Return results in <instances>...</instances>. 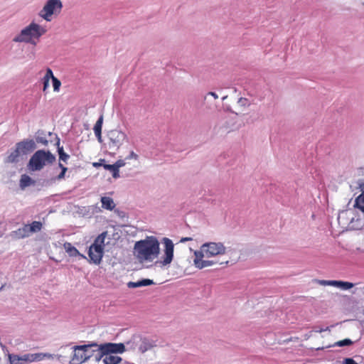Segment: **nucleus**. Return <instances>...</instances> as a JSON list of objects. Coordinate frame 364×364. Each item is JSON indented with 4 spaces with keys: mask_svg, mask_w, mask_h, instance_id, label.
<instances>
[{
    "mask_svg": "<svg viewBox=\"0 0 364 364\" xmlns=\"http://www.w3.org/2000/svg\"><path fill=\"white\" fill-rule=\"evenodd\" d=\"M102 207L105 209L112 210L114 208L115 204L110 197H102L101 198Z\"/></svg>",
    "mask_w": 364,
    "mask_h": 364,
    "instance_id": "nucleus-20",
    "label": "nucleus"
},
{
    "mask_svg": "<svg viewBox=\"0 0 364 364\" xmlns=\"http://www.w3.org/2000/svg\"><path fill=\"white\" fill-rule=\"evenodd\" d=\"M11 235L13 238L18 240L28 237L31 235L29 233L27 225H24L22 228H20L18 230L13 231L11 233Z\"/></svg>",
    "mask_w": 364,
    "mask_h": 364,
    "instance_id": "nucleus-14",
    "label": "nucleus"
},
{
    "mask_svg": "<svg viewBox=\"0 0 364 364\" xmlns=\"http://www.w3.org/2000/svg\"><path fill=\"white\" fill-rule=\"evenodd\" d=\"M64 248L66 251V252L70 256V257H77L80 256L82 258H85V257L82 255H81L79 251L72 245L70 242H65L64 244Z\"/></svg>",
    "mask_w": 364,
    "mask_h": 364,
    "instance_id": "nucleus-19",
    "label": "nucleus"
},
{
    "mask_svg": "<svg viewBox=\"0 0 364 364\" xmlns=\"http://www.w3.org/2000/svg\"><path fill=\"white\" fill-rule=\"evenodd\" d=\"M55 156L49 151L43 149L36 151L31 157L28 168L31 171H37L43 169L46 166L53 164Z\"/></svg>",
    "mask_w": 364,
    "mask_h": 364,
    "instance_id": "nucleus-5",
    "label": "nucleus"
},
{
    "mask_svg": "<svg viewBox=\"0 0 364 364\" xmlns=\"http://www.w3.org/2000/svg\"><path fill=\"white\" fill-rule=\"evenodd\" d=\"M34 183H35V181H33L29 176H28L26 174H23L21 176L20 186L22 189H24L26 187H28Z\"/></svg>",
    "mask_w": 364,
    "mask_h": 364,
    "instance_id": "nucleus-21",
    "label": "nucleus"
},
{
    "mask_svg": "<svg viewBox=\"0 0 364 364\" xmlns=\"http://www.w3.org/2000/svg\"><path fill=\"white\" fill-rule=\"evenodd\" d=\"M70 364H101L104 356L99 344L92 343L72 348Z\"/></svg>",
    "mask_w": 364,
    "mask_h": 364,
    "instance_id": "nucleus-1",
    "label": "nucleus"
},
{
    "mask_svg": "<svg viewBox=\"0 0 364 364\" xmlns=\"http://www.w3.org/2000/svg\"><path fill=\"white\" fill-rule=\"evenodd\" d=\"M153 284V280L149 279H143L138 282H129L127 283V287L129 288H137L141 287L149 286Z\"/></svg>",
    "mask_w": 364,
    "mask_h": 364,
    "instance_id": "nucleus-17",
    "label": "nucleus"
},
{
    "mask_svg": "<svg viewBox=\"0 0 364 364\" xmlns=\"http://www.w3.org/2000/svg\"><path fill=\"white\" fill-rule=\"evenodd\" d=\"M121 357L110 353L105 354L102 359L103 364H119L122 362Z\"/></svg>",
    "mask_w": 364,
    "mask_h": 364,
    "instance_id": "nucleus-16",
    "label": "nucleus"
},
{
    "mask_svg": "<svg viewBox=\"0 0 364 364\" xmlns=\"http://www.w3.org/2000/svg\"><path fill=\"white\" fill-rule=\"evenodd\" d=\"M106 235L107 232L99 235L89 248V257L95 264H100L103 257Z\"/></svg>",
    "mask_w": 364,
    "mask_h": 364,
    "instance_id": "nucleus-6",
    "label": "nucleus"
},
{
    "mask_svg": "<svg viewBox=\"0 0 364 364\" xmlns=\"http://www.w3.org/2000/svg\"><path fill=\"white\" fill-rule=\"evenodd\" d=\"M53 82V90L55 92H58L61 85V82L57 78L53 77L52 80Z\"/></svg>",
    "mask_w": 364,
    "mask_h": 364,
    "instance_id": "nucleus-29",
    "label": "nucleus"
},
{
    "mask_svg": "<svg viewBox=\"0 0 364 364\" xmlns=\"http://www.w3.org/2000/svg\"><path fill=\"white\" fill-rule=\"evenodd\" d=\"M355 207L364 212V191L355 199Z\"/></svg>",
    "mask_w": 364,
    "mask_h": 364,
    "instance_id": "nucleus-26",
    "label": "nucleus"
},
{
    "mask_svg": "<svg viewBox=\"0 0 364 364\" xmlns=\"http://www.w3.org/2000/svg\"><path fill=\"white\" fill-rule=\"evenodd\" d=\"M163 243L164 245V255L162 257L161 263L163 265H167L173 260L174 245L172 240L167 237L163 239Z\"/></svg>",
    "mask_w": 364,
    "mask_h": 364,
    "instance_id": "nucleus-9",
    "label": "nucleus"
},
{
    "mask_svg": "<svg viewBox=\"0 0 364 364\" xmlns=\"http://www.w3.org/2000/svg\"><path fill=\"white\" fill-rule=\"evenodd\" d=\"M65 173H64L63 171H61V172L60 173V174L57 176V179H58V180H61V179L64 178V177H65Z\"/></svg>",
    "mask_w": 364,
    "mask_h": 364,
    "instance_id": "nucleus-39",
    "label": "nucleus"
},
{
    "mask_svg": "<svg viewBox=\"0 0 364 364\" xmlns=\"http://www.w3.org/2000/svg\"><path fill=\"white\" fill-rule=\"evenodd\" d=\"M134 255L140 262H151L159 254V242L154 236L146 237L134 245Z\"/></svg>",
    "mask_w": 364,
    "mask_h": 364,
    "instance_id": "nucleus-3",
    "label": "nucleus"
},
{
    "mask_svg": "<svg viewBox=\"0 0 364 364\" xmlns=\"http://www.w3.org/2000/svg\"><path fill=\"white\" fill-rule=\"evenodd\" d=\"M332 286L333 287H339V288H341L343 289H349L353 287L354 284L353 283L348 282L335 280L332 283Z\"/></svg>",
    "mask_w": 364,
    "mask_h": 364,
    "instance_id": "nucleus-23",
    "label": "nucleus"
},
{
    "mask_svg": "<svg viewBox=\"0 0 364 364\" xmlns=\"http://www.w3.org/2000/svg\"><path fill=\"white\" fill-rule=\"evenodd\" d=\"M335 280H319L318 281V283L321 285H329V286H332V283L334 282Z\"/></svg>",
    "mask_w": 364,
    "mask_h": 364,
    "instance_id": "nucleus-33",
    "label": "nucleus"
},
{
    "mask_svg": "<svg viewBox=\"0 0 364 364\" xmlns=\"http://www.w3.org/2000/svg\"><path fill=\"white\" fill-rule=\"evenodd\" d=\"M127 159H138V155L134 153L133 151H132L130 153H129V155L127 157Z\"/></svg>",
    "mask_w": 364,
    "mask_h": 364,
    "instance_id": "nucleus-34",
    "label": "nucleus"
},
{
    "mask_svg": "<svg viewBox=\"0 0 364 364\" xmlns=\"http://www.w3.org/2000/svg\"><path fill=\"white\" fill-rule=\"evenodd\" d=\"M49 81L50 80L48 78H42V82L43 84V91L45 92L48 87H49Z\"/></svg>",
    "mask_w": 364,
    "mask_h": 364,
    "instance_id": "nucleus-31",
    "label": "nucleus"
},
{
    "mask_svg": "<svg viewBox=\"0 0 364 364\" xmlns=\"http://www.w3.org/2000/svg\"><path fill=\"white\" fill-rule=\"evenodd\" d=\"M58 166L62 169L61 171H63L64 173H65V172L67 171L68 168L65 166H64L61 163H59Z\"/></svg>",
    "mask_w": 364,
    "mask_h": 364,
    "instance_id": "nucleus-37",
    "label": "nucleus"
},
{
    "mask_svg": "<svg viewBox=\"0 0 364 364\" xmlns=\"http://www.w3.org/2000/svg\"><path fill=\"white\" fill-rule=\"evenodd\" d=\"M16 148L23 157L36 149V144L33 139H26L16 143Z\"/></svg>",
    "mask_w": 364,
    "mask_h": 364,
    "instance_id": "nucleus-11",
    "label": "nucleus"
},
{
    "mask_svg": "<svg viewBox=\"0 0 364 364\" xmlns=\"http://www.w3.org/2000/svg\"><path fill=\"white\" fill-rule=\"evenodd\" d=\"M193 238L190 237H181L180 240V242H186L188 241H192Z\"/></svg>",
    "mask_w": 364,
    "mask_h": 364,
    "instance_id": "nucleus-36",
    "label": "nucleus"
},
{
    "mask_svg": "<svg viewBox=\"0 0 364 364\" xmlns=\"http://www.w3.org/2000/svg\"><path fill=\"white\" fill-rule=\"evenodd\" d=\"M103 123V116L101 115L94 126V132L100 142H102V127Z\"/></svg>",
    "mask_w": 364,
    "mask_h": 364,
    "instance_id": "nucleus-18",
    "label": "nucleus"
},
{
    "mask_svg": "<svg viewBox=\"0 0 364 364\" xmlns=\"http://www.w3.org/2000/svg\"><path fill=\"white\" fill-rule=\"evenodd\" d=\"M343 364H358L353 358H346L343 361Z\"/></svg>",
    "mask_w": 364,
    "mask_h": 364,
    "instance_id": "nucleus-35",
    "label": "nucleus"
},
{
    "mask_svg": "<svg viewBox=\"0 0 364 364\" xmlns=\"http://www.w3.org/2000/svg\"><path fill=\"white\" fill-rule=\"evenodd\" d=\"M352 344H353V341L350 339L346 338V339L337 341L336 343H335L334 346L342 347V346H350Z\"/></svg>",
    "mask_w": 364,
    "mask_h": 364,
    "instance_id": "nucleus-28",
    "label": "nucleus"
},
{
    "mask_svg": "<svg viewBox=\"0 0 364 364\" xmlns=\"http://www.w3.org/2000/svg\"><path fill=\"white\" fill-rule=\"evenodd\" d=\"M209 95L213 96L215 99H218V95L213 92H209Z\"/></svg>",
    "mask_w": 364,
    "mask_h": 364,
    "instance_id": "nucleus-40",
    "label": "nucleus"
},
{
    "mask_svg": "<svg viewBox=\"0 0 364 364\" xmlns=\"http://www.w3.org/2000/svg\"><path fill=\"white\" fill-rule=\"evenodd\" d=\"M104 161H105V159H101L100 162H99V163H94L93 166H95V167L103 166L104 164H102V162H104Z\"/></svg>",
    "mask_w": 364,
    "mask_h": 364,
    "instance_id": "nucleus-38",
    "label": "nucleus"
},
{
    "mask_svg": "<svg viewBox=\"0 0 364 364\" xmlns=\"http://www.w3.org/2000/svg\"><path fill=\"white\" fill-rule=\"evenodd\" d=\"M360 188H362V190H364V183L360 185Z\"/></svg>",
    "mask_w": 364,
    "mask_h": 364,
    "instance_id": "nucleus-41",
    "label": "nucleus"
},
{
    "mask_svg": "<svg viewBox=\"0 0 364 364\" xmlns=\"http://www.w3.org/2000/svg\"><path fill=\"white\" fill-rule=\"evenodd\" d=\"M156 346V341L147 338H141L138 344L139 351L141 353L151 350Z\"/></svg>",
    "mask_w": 364,
    "mask_h": 364,
    "instance_id": "nucleus-13",
    "label": "nucleus"
},
{
    "mask_svg": "<svg viewBox=\"0 0 364 364\" xmlns=\"http://www.w3.org/2000/svg\"><path fill=\"white\" fill-rule=\"evenodd\" d=\"M100 346L104 355L107 353L114 355L116 353H122L125 351L124 345L122 343H106L100 344Z\"/></svg>",
    "mask_w": 364,
    "mask_h": 364,
    "instance_id": "nucleus-10",
    "label": "nucleus"
},
{
    "mask_svg": "<svg viewBox=\"0 0 364 364\" xmlns=\"http://www.w3.org/2000/svg\"><path fill=\"white\" fill-rule=\"evenodd\" d=\"M47 32V29L39 24L31 22L28 26L21 30L20 33L14 37L13 41L16 43H26L36 45V40Z\"/></svg>",
    "mask_w": 364,
    "mask_h": 364,
    "instance_id": "nucleus-4",
    "label": "nucleus"
},
{
    "mask_svg": "<svg viewBox=\"0 0 364 364\" xmlns=\"http://www.w3.org/2000/svg\"><path fill=\"white\" fill-rule=\"evenodd\" d=\"M60 143L58 142V151L59 154V159L61 161H66L69 159V155L64 152L63 148L61 146H59Z\"/></svg>",
    "mask_w": 364,
    "mask_h": 364,
    "instance_id": "nucleus-27",
    "label": "nucleus"
},
{
    "mask_svg": "<svg viewBox=\"0 0 364 364\" xmlns=\"http://www.w3.org/2000/svg\"><path fill=\"white\" fill-rule=\"evenodd\" d=\"M127 139V134L118 129H112L107 133V144L110 149L117 151Z\"/></svg>",
    "mask_w": 364,
    "mask_h": 364,
    "instance_id": "nucleus-8",
    "label": "nucleus"
},
{
    "mask_svg": "<svg viewBox=\"0 0 364 364\" xmlns=\"http://www.w3.org/2000/svg\"><path fill=\"white\" fill-rule=\"evenodd\" d=\"M103 167L105 168V169L110 171L112 173V176L114 178L119 177V170H117L114 164H104Z\"/></svg>",
    "mask_w": 364,
    "mask_h": 364,
    "instance_id": "nucleus-25",
    "label": "nucleus"
},
{
    "mask_svg": "<svg viewBox=\"0 0 364 364\" xmlns=\"http://www.w3.org/2000/svg\"><path fill=\"white\" fill-rule=\"evenodd\" d=\"M225 251L226 248L222 242H205L201 245L200 250L194 251L193 264L196 267L200 269L215 264H228V260L218 262L214 260L203 259L204 257L209 258L224 255Z\"/></svg>",
    "mask_w": 364,
    "mask_h": 364,
    "instance_id": "nucleus-2",
    "label": "nucleus"
},
{
    "mask_svg": "<svg viewBox=\"0 0 364 364\" xmlns=\"http://www.w3.org/2000/svg\"><path fill=\"white\" fill-rule=\"evenodd\" d=\"M22 159V156L21 155L18 149L15 147V149H14L6 158L5 163L16 164L19 162Z\"/></svg>",
    "mask_w": 364,
    "mask_h": 364,
    "instance_id": "nucleus-15",
    "label": "nucleus"
},
{
    "mask_svg": "<svg viewBox=\"0 0 364 364\" xmlns=\"http://www.w3.org/2000/svg\"><path fill=\"white\" fill-rule=\"evenodd\" d=\"M60 0H48L39 13V16L47 21H50L53 15L58 14L62 9Z\"/></svg>",
    "mask_w": 364,
    "mask_h": 364,
    "instance_id": "nucleus-7",
    "label": "nucleus"
},
{
    "mask_svg": "<svg viewBox=\"0 0 364 364\" xmlns=\"http://www.w3.org/2000/svg\"><path fill=\"white\" fill-rule=\"evenodd\" d=\"M30 235L41 230L43 224L40 221H33L31 224L27 225Z\"/></svg>",
    "mask_w": 364,
    "mask_h": 364,
    "instance_id": "nucleus-22",
    "label": "nucleus"
},
{
    "mask_svg": "<svg viewBox=\"0 0 364 364\" xmlns=\"http://www.w3.org/2000/svg\"><path fill=\"white\" fill-rule=\"evenodd\" d=\"M23 364H28L33 362H38L43 360L45 358H52V355L50 353H26L22 355Z\"/></svg>",
    "mask_w": 364,
    "mask_h": 364,
    "instance_id": "nucleus-12",
    "label": "nucleus"
},
{
    "mask_svg": "<svg viewBox=\"0 0 364 364\" xmlns=\"http://www.w3.org/2000/svg\"><path fill=\"white\" fill-rule=\"evenodd\" d=\"M8 359L10 364H23V356L17 354L9 353Z\"/></svg>",
    "mask_w": 364,
    "mask_h": 364,
    "instance_id": "nucleus-24",
    "label": "nucleus"
},
{
    "mask_svg": "<svg viewBox=\"0 0 364 364\" xmlns=\"http://www.w3.org/2000/svg\"><path fill=\"white\" fill-rule=\"evenodd\" d=\"M53 77H55L53 75L52 70L50 68H48L46 69V74L43 78H48L49 80H50V79L53 80Z\"/></svg>",
    "mask_w": 364,
    "mask_h": 364,
    "instance_id": "nucleus-30",
    "label": "nucleus"
},
{
    "mask_svg": "<svg viewBox=\"0 0 364 364\" xmlns=\"http://www.w3.org/2000/svg\"><path fill=\"white\" fill-rule=\"evenodd\" d=\"M114 164L117 170H119V168H121L125 165V162L123 160L119 159V160H117Z\"/></svg>",
    "mask_w": 364,
    "mask_h": 364,
    "instance_id": "nucleus-32",
    "label": "nucleus"
}]
</instances>
